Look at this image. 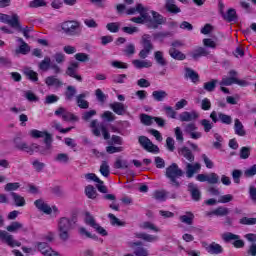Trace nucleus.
<instances>
[{
  "instance_id": "f257e3e1",
  "label": "nucleus",
  "mask_w": 256,
  "mask_h": 256,
  "mask_svg": "<svg viewBox=\"0 0 256 256\" xmlns=\"http://www.w3.org/2000/svg\"><path fill=\"white\" fill-rule=\"evenodd\" d=\"M144 15L145 17H143V15L133 17L130 21L139 25L146 24L148 29H159V25H165L167 23V18L154 10L151 11V18V16H149V8L144 11Z\"/></svg>"
},
{
  "instance_id": "f03ea898",
  "label": "nucleus",
  "mask_w": 256,
  "mask_h": 256,
  "mask_svg": "<svg viewBox=\"0 0 256 256\" xmlns=\"http://www.w3.org/2000/svg\"><path fill=\"white\" fill-rule=\"evenodd\" d=\"M74 223H77L76 217H73L72 219L62 217L58 220L57 230L60 241L66 243V241L71 239V230L73 229Z\"/></svg>"
},
{
  "instance_id": "7ed1b4c3",
  "label": "nucleus",
  "mask_w": 256,
  "mask_h": 256,
  "mask_svg": "<svg viewBox=\"0 0 256 256\" xmlns=\"http://www.w3.org/2000/svg\"><path fill=\"white\" fill-rule=\"evenodd\" d=\"M183 175H185V172H183V170L179 168V165H177V163H172L165 170L166 179H169L170 185H172V187H175L176 189H179V187H181V183L177 179H180V177H183Z\"/></svg>"
},
{
  "instance_id": "20e7f679",
  "label": "nucleus",
  "mask_w": 256,
  "mask_h": 256,
  "mask_svg": "<svg viewBox=\"0 0 256 256\" xmlns=\"http://www.w3.org/2000/svg\"><path fill=\"white\" fill-rule=\"evenodd\" d=\"M31 137L33 139H41L44 137V143L46 147L42 150H40L41 155H50L51 154V147L53 143V136L48 133L47 131H39L37 129L30 131Z\"/></svg>"
},
{
  "instance_id": "39448f33",
  "label": "nucleus",
  "mask_w": 256,
  "mask_h": 256,
  "mask_svg": "<svg viewBox=\"0 0 256 256\" xmlns=\"http://www.w3.org/2000/svg\"><path fill=\"white\" fill-rule=\"evenodd\" d=\"M61 29L69 37H79L81 35V23L79 21H65L62 23Z\"/></svg>"
},
{
  "instance_id": "423d86ee",
  "label": "nucleus",
  "mask_w": 256,
  "mask_h": 256,
  "mask_svg": "<svg viewBox=\"0 0 256 256\" xmlns=\"http://www.w3.org/2000/svg\"><path fill=\"white\" fill-rule=\"evenodd\" d=\"M90 127L95 137H101V131H102V135L106 141L108 139H111V134H109V131L107 130V126H105V123L99 124L98 120H92L90 123Z\"/></svg>"
},
{
  "instance_id": "0eeeda50",
  "label": "nucleus",
  "mask_w": 256,
  "mask_h": 256,
  "mask_svg": "<svg viewBox=\"0 0 256 256\" xmlns=\"http://www.w3.org/2000/svg\"><path fill=\"white\" fill-rule=\"evenodd\" d=\"M142 47L143 49L139 52L138 57H140V59H147V57L151 55V51L155 49L153 42H151V35L144 34L142 36Z\"/></svg>"
},
{
  "instance_id": "6e6552de",
  "label": "nucleus",
  "mask_w": 256,
  "mask_h": 256,
  "mask_svg": "<svg viewBox=\"0 0 256 256\" xmlns=\"http://www.w3.org/2000/svg\"><path fill=\"white\" fill-rule=\"evenodd\" d=\"M222 239H223V241H225V243H229L230 241H234L232 243V245H234V247L236 249H243V247H245V241L240 240L241 237L237 234L227 232V233H224L222 235Z\"/></svg>"
},
{
  "instance_id": "1a4fd4ad",
  "label": "nucleus",
  "mask_w": 256,
  "mask_h": 256,
  "mask_svg": "<svg viewBox=\"0 0 256 256\" xmlns=\"http://www.w3.org/2000/svg\"><path fill=\"white\" fill-rule=\"evenodd\" d=\"M182 127H184V133L186 135H189L191 139H201L203 137V133L197 131V124L191 122L187 124H182Z\"/></svg>"
},
{
  "instance_id": "9d476101",
  "label": "nucleus",
  "mask_w": 256,
  "mask_h": 256,
  "mask_svg": "<svg viewBox=\"0 0 256 256\" xmlns=\"http://www.w3.org/2000/svg\"><path fill=\"white\" fill-rule=\"evenodd\" d=\"M86 225H89L93 229H95L96 232L99 233V235H102V237H107L108 233L105 228L101 227L96 221L95 218L88 212L86 213V219H85Z\"/></svg>"
},
{
  "instance_id": "9b49d317",
  "label": "nucleus",
  "mask_w": 256,
  "mask_h": 256,
  "mask_svg": "<svg viewBox=\"0 0 256 256\" xmlns=\"http://www.w3.org/2000/svg\"><path fill=\"white\" fill-rule=\"evenodd\" d=\"M138 142L145 149V151H148L149 153H159V147L146 136H139Z\"/></svg>"
},
{
  "instance_id": "f8f14e48",
  "label": "nucleus",
  "mask_w": 256,
  "mask_h": 256,
  "mask_svg": "<svg viewBox=\"0 0 256 256\" xmlns=\"http://www.w3.org/2000/svg\"><path fill=\"white\" fill-rule=\"evenodd\" d=\"M210 119H212V123H217L218 121H221L224 125H231L233 123V118L223 112H219L217 117V112L212 111L210 113Z\"/></svg>"
},
{
  "instance_id": "ddd939ff",
  "label": "nucleus",
  "mask_w": 256,
  "mask_h": 256,
  "mask_svg": "<svg viewBox=\"0 0 256 256\" xmlns=\"http://www.w3.org/2000/svg\"><path fill=\"white\" fill-rule=\"evenodd\" d=\"M36 248L44 256H61L59 252L54 251L47 242H36Z\"/></svg>"
},
{
  "instance_id": "4468645a",
  "label": "nucleus",
  "mask_w": 256,
  "mask_h": 256,
  "mask_svg": "<svg viewBox=\"0 0 256 256\" xmlns=\"http://www.w3.org/2000/svg\"><path fill=\"white\" fill-rule=\"evenodd\" d=\"M0 241L7 243L9 247H21V242L15 240L13 235L9 234L5 230H0Z\"/></svg>"
},
{
  "instance_id": "2eb2a0df",
  "label": "nucleus",
  "mask_w": 256,
  "mask_h": 256,
  "mask_svg": "<svg viewBox=\"0 0 256 256\" xmlns=\"http://www.w3.org/2000/svg\"><path fill=\"white\" fill-rule=\"evenodd\" d=\"M0 21L1 23H7V25H10V27L14 29V27L19 25V15L13 14L12 16H9L7 14L0 13Z\"/></svg>"
},
{
  "instance_id": "dca6fc26",
  "label": "nucleus",
  "mask_w": 256,
  "mask_h": 256,
  "mask_svg": "<svg viewBox=\"0 0 256 256\" xmlns=\"http://www.w3.org/2000/svg\"><path fill=\"white\" fill-rule=\"evenodd\" d=\"M77 69H79V62H71L66 70V75L73 77V79H76V81L81 83V81H83V77L77 74Z\"/></svg>"
},
{
  "instance_id": "f3484780",
  "label": "nucleus",
  "mask_w": 256,
  "mask_h": 256,
  "mask_svg": "<svg viewBox=\"0 0 256 256\" xmlns=\"http://www.w3.org/2000/svg\"><path fill=\"white\" fill-rule=\"evenodd\" d=\"M196 119H199V113L195 110L190 112L185 111L179 115V120L182 123H191V121H196Z\"/></svg>"
},
{
  "instance_id": "a211bd4d",
  "label": "nucleus",
  "mask_w": 256,
  "mask_h": 256,
  "mask_svg": "<svg viewBox=\"0 0 256 256\" xmlns=\"http://www.w3.org/2000/svg\"><path fill=\"white\" fill-rule=\"evenodd\" d=\"M191 163L192 162L184 161V164L186 165V177H188V179H191V177H193V175H195L197 171L201 170V164L199 163L191 164Z\"/></svg>"
},
{
  "instance_id": "6ab92c4d",
  "label": "nucleus",
  "mask_w": 256,
  "mask_h": 256,
  "mask_svg": "<svg viewBox=\"0 0 256 256\" xmlns=\"http://www.w3.org/2000/svg\"><path fill=\"white\" fill-rule=\"evenodd\" d=\"M35 207L42 211V213H45V215H51L53 213V209H51V206L49 204L45 203V200L38 199L34 202Z\"/></svg>"
},
{
  "instance_id": "aec40b11",
  "label": "nucleus",
  "mask_w": 256,
  "mask_h": 256,
  "mask_svg": "<svg viewBox=\"0 0 256 256\" xmlns=\"http://www.w3.org/2000/svg\"><path fill=\"white\" fill-rule=\"evenodd\" d=\"M109 107L116 115H125L127 113V106L121 102L111 103Z\"/></svg>"
},
{
  "instance_id": "412c9836",
  "label": "nucleus",
  "mask_w": 256,
  "mask_h": 256,
  "mask_svg": "<svg viewBox=\"0 0 256 256\" xmlns=\"http://www.w3.org/2000/svg\"><path fill=\"white\" fill-rule=\"evenodd\" d=\"M164 9L172 15H177L181 12V8L175 5V0H165Z\"/></svg>"
},
{
  "instance_id": "4be33fe9",
  "label": "nucleus",
  "mask_w": 256,
  "mask_h": 256,
  "mask_svg": "<svg viewBox=\"0 0 256 256\" xmlns=\"http://www.w3.org/2000/svg\"><path fill=\"white\" fill-rule=\"evenodd\" d=\"M188 191L193 199V201H201V190L194 183L188 184Z\"/></svg>"
},
{
  "instance_id": "5701e85b",
  "label": "nucleus",
  "mask_w": 256,
  "mask_h": 256,
  "mask_svg": "<svg viewBox=\"0 0 256 256\" xmlns=\"http://www.w3.org/2000/svg\"><path fill=\"white\" fill-rule=\"evenodd\" d=\"M13 145L15 147V149H17L18 151H27V149H29V144H27V142L23 141V138H21V136H16L13 139Z\"/></svg>"
},
{
  "instance_id": "b1692460",
  "label": "nucleus",
  "mask_w": 256,
  "mask_h": 256,
  "mask_svg": "<svg viewBox=\"0 0 256 256\" xmlns=\"http://www.w3.org/2000/svg\"><path fill=\"white\" fill-rule=\"evenodd\" d=\"M211 52L207 50L205 47H198L193 52L190 53L192 59L197 61V59H200V57H207L210 55Z\"/></svg>"
},
{
  "instance_id": "393cba45",
  "label": "nucleus",
  "mask_w": 256,
  "mask_h": 256,
  "mask_svg": "<svg viewBox=\"0 0 256 256\" xmlns=\"http://www.w3.org/2000/svg\"><path fill=\"white\" fill-rule=\"evenodd\" d=\"M221 15H222L223 19L225 21H227L228 23L237 22V11H235V9H233V8L228 9L226 14L224 11H222Z\"/></svg>"
},
{
  "instance_id": "a878e982",
  "label": "nucleus",
  "mask_w": 256,
  "mask_h": 256,
  "mask_svg": "<svg viewBox=\"0 0 256 256\" xmlns=\"http://www.w3.org/2000/svg\"><path fill=\"white\" fill-rule=\"evenodd\" d=\"M45 84L47 87H56L59 89V87H63V81L59 80L57 76H48L45 78Z\"/></svg>"
},
{
  "instance_id": "bb28decb",
  "label": "nucleus",
  "mask_w": 256,
  "mask_h": 256,
  "mask_svg": "<svg viewBox=\"0 0 256 256\" xmlns=\"http://www.w3.org/2000/svg\"><path fill=\"white\" fill-rule=\"evenodd\" d=\"M178 153L182 155V157H185L189 163H193V161H195V155L187 146L180 148Z\"/></svg>"
},
{
  "instance_id": "cd10ccee",
  "label": "nucleus",
  "mask_w": 256,
  "mask_h": 256,
  "mask_svg": "<svg viewBox=\"0 0 256 256\" xmlns=\"http://www.w3.org/2000/svg\"><path fill=\"white\" fill-rule=\"evenodd\" d=\"M148 8L143 6V4L138 3L136 4L135 7L129 8L126 13L127 15H135V13H139V15H142L143 17H145V13L144 11L147 10Z\"/></svg>"
},
{
  "instance_id": "c85d7f7f",
  "label": "nucleus",
  "mask_w": 256,
  "mask_h": 256,
  "mask_svg": "<svg viewBox=\"0 0 256 256\" xmlns=\"http://www.w3.org/2000/svg\"><path fill=\"white\" fill-rule=\"evenodd\" d=\"M132 65H134L136 69H149V67H153V63L151 61L140 59L133 60Z\"/></svg>"
},
{
  "instance_id": "c756f323",
  "label": "nucleus",
  "mask_w": 256,
  "mask_h": 256,
  "mask_svg": "<svg viewBox=\"0 0 256 256\" xmlns=\"http://www.w3.org/2000/svg\"><path fill=\"white\" fill-rule=\"evenodd\" d=\"M170 57L172 59H175L176 61H185L187 59V56L183 54V52L175 49V48H170L168 51Z\"/></svg>"
},
{
  "instance_id": "7c9ffc66",
  "label": "nucleus",
  "mask_w": 256,
  "mask_h": 256,
  "mask_svg": "<svg viewBox=\"0 0 256 256\" xmlns=\"http://www.w3.org/2000/svg\"><path fill=\"white\" fill-rule=\"evenodd\" d=\"M135 237L137 239H142L143 241H147V243H154V241L159 240L158 236H153L151 234H147L143 232L135 233Z\"/></svg>"
},
{
  "instance_id": "2f4dec72",
  "label": "nucleus",
  "mask_w": 256,
  "mask_h": 256,
  "mask_svg": "<svg viewBox=\"0 0 256 256\" xmlns=\"http://www.w3.org/2000/svg\"><path fill=\"white\" fill-rule=\"evenodd\" d=\"M17 41L21 45L16 50V52L20 53L21 55H27L31 52V47L29 46V44H27V42L23 41V38H18Z\"/></svg>"
},
{
  "instance_id": "473e14b6",
  "label": "nucleus",
  "mask_w": 256,
  "mask_h": 256,
  "mask_svg": "<svg viewBox=\"0 0 256 256\" xmlns=\"http://www.w3.org/2000/svg\"><path fill=\"white\" fill-rule=\"evenodd\" d=\"M234 131L236 135H239V137H245L247 135L243 123H241L237 118L234 120Z\"/></svg>"
},
{
  "instance_id": "72a5a7b5",
  "label": "nucleus",
  "mask_w": 256,
  "mask_h": 256,
  "mask_svg": "<svg viewBox=\"0 0 256 256\" xmlns=\"http://www.w3.org/2000/svg\"><path fill=\"white\" fill-rule=\"evenodd\" d=\"M12 200L14 201V205L16 207H25L26 202H25V197L19 195L18 193L11 192L10 193Z\"/></svg>"
},
{
  "instance_id": "f704fd0d",
  "label": "nucleus",
  "mask_w": 256,
  "mask_h": 256,
  "mask_svg": "<svg viewBox=\"0 0 256 256\" xmlns=\"http://www.w3.org/2000/svg\"><path fill=\"white\" fill-rule=\"evenodd\" d=\"M85 97H87L85 93L76 96V102L80 109H89V102L85 100Z\"/></svg>"
},
{
  "instance_id": "c9c22d12",
  "label": "nucleus",
  "mask_w": 256,
  "mask_h": 256,
  "mask_svg": "<svg viewBox=\"0 0 256 256\" xmlns=\"http://www.w3.org/2000/svg\"><path fill=\"white\" fill-rule=\"evenodd\" d=\"M152 97L154 101L161 102V101H165V99L169 97V94L164 90H155L152 92Z\"/></svg>"
},
{
  "instance_id": "e433bc0d",
  "label": "nucleus",
  "mask_w": 256,
  "mask_h": 256,
  "mask_svg": "<svg viewBox=\"0 0 256 256\" xmlns=\"http://www.w3.org/2000/svg\"><path fill=\"white\" fill-rule=\"evenodd\" d=\"M114 169H129V161L123 159L122 156L117 157L114 162Z\"/></svg>"
},
{
  "instance_id": "4c0bfd02",
  "label": "nucleus",
  "mask_w": 256,
  "mask_h": 256,
  "mask_svg": "<svg viewBox=\"0 0 256 256\" xmlns=\"http://www.w3.org/2000/svg\"><path fill=\"white\" fill-rule=\"evenodd\" d=\"M185 77L191 79L192 83H199V74L191 68H185Z\"/></svg>"
},
{
  "instance_id": "58836bf2",
  "label": "nucleus",
  "mask_w": 256,
  "mask_h": 256,
  "mask_svg": "<svg viewBox=\"0 0 256 256\" xmlns=\"http://www.w3.org/2000/svg\"><path fill=\"white\" fill-rule=\"evenodd\" d=\"M210 255H221L223 253V246L217 244L216 242L210 243V250L208 251Z\"/></svg>"
},
{
  "instance_id": "ea45409f",
  "label": "nucleus",
  "mask_w": 256,
  "mask_h": 256,
  "mask_svg": "<svg viewBox=\"0 0 256 256\" xmlns=\"http://www.w3.org/2000/svg\"><path fill=\"white\" fill-rule=\"evenodd\" d=\"M217 83H219L217 79H212L208 82H205L203 85L204 91H207L208 93H213V91H215V88L217 87Z\"/></svg>"
},
{
  "instance_id": "a19ab883",
  "label": "nucleus",
  "mask_w": 256,
  "mask_h": 256,
  "mask_svg": "<svg viewBox=\"0 0 256 256\" xmlns=\"http://www.w3.org/2000/svg\"><path fill=\"white\" fill-rule=\"evenodd\" d=\"M64 95L66 101H73V97L77 95V88H75V86H67Z\"/></svg>"
},
{
  "instance_id": "79ce46f5",
  "label": "nucleus",
  "mask_w": 256,
  "mask_h": 256,
  "mask_svg": "<svg viewBox=\"0 0 256 256\" xmlns=\"http://www.w3.org/2000/svg\"><path fill=\"white\" fill-rule=\"evenodd\" d=\"M154 59L158 65L161 67L167 66V60L165 57H163V52L162 51H156L154 52Z\"/></svg>"
},
{
  "instance_id": "37998d69",
  "label": "nucleus",
  "mask_w": 256,
  "mask_h": 256,
  "mask_svg": "<svg viewBox=\"0 0 256 256\" xmlns=\"http://www.w3.org/2000/svg\"><path fill=\"white\" fill-rule=\"evenodd\" d=\"M193 219H195V215L191 212H186L185 215L179 217L181 223H185L186 225H193Z\"/></svg>"
},
{
  "instance_id": "c03bdc74",
  "label": "nucleus",
  "mask_w": 256,
  "mask_h": 256,
  "mask_svg": "<svg viewBox=\"0 0 256 256\" xmlns=\"http://www.w3.org/2000/svg\"><path fill=\"white\" fill-rule=\"evenodd\" d=\"M85 195L88 199H97V190L93 185H88L85 188Z\"/></svg>"
},
{
  "instance_id": "a18cd8bd",
  "label": "nucleus",
  "mask_w": 256,
  "mask_h": 256,
  "mask_svg": "<svg viewBox=\"0 0 256 256\" xmlns=\"http://www.w3.org/2000/svg\"><path fill=\"white\" fill-rule=\"evenodd\" d=\"M54 161H56V163H63L64 165H67L70 161L69 154L59 153L54 157Z\"/></svg>"
},
{
  "instance_id": "49530a36",
  "label": "nucleus",
  "mask_w": 256,
  "mask_h": 256,
  "mask_svg": "<svg viewBox=\"0 0 256 256\" xmlns=\"http://www.w3.org/2000/svg\"><path fill=\"white\" fill-rule=\"evenodd\" d=\"M231 211L227 207L220 206L216 209H214V215L216 217H227Z\"/></svg>"
},
{
  "instance_id": "de8ad7c7",
  "label": "nucleus",
  "mask_w": 256,
  "mask_h": 256,
  "mask_svg": "<svg viewBox=\"0 0 256 256\" xmlns=\"http://www.w3.org/2000/svg\"><path fill=\"white\" fill-rule=\"evenodd\" d=\"M30 9H39V7H47V2L45 0H31L28 3Z\"/></svg>"
},
{
  "instance_id": "09e8293b",
  "label": "nucleus",
  "mask_w": 256,
  "mask_h": 256,
  "mask_svg": "<svg viewBox=\"0 0 256 256\" xmlns=\"http://www.w3.org/2000/svg\"><path fill=\"white\" fill-rule=\"evenodd\" d=\"M51 68V58L45 57L40 63H39V69L41 71H49Z\"/></svg>"
},
{
  "instance_id": "8fccbe9b",
  "label": "nucleus",
  "mask_w": 256,
  "mask_h": 256,
  "mask_svg": "<svg viewBox=\"0 0 256 256\" xmlns=\"http://www.w3.org/2000/svg\"><path fill=\"white\" fill-rule=\"evenodd\" d=\"M155 117L153 116H149L147 114H141L140 115V121L143 125H146V126H151L153 125V121H154Z\"/></svg>"
},
{
  "instance_id": "3c124183",
  "label": "nucleus",
  "mask_w": 256,
  "mask_h": 256,
  "mask_svg": "<svg viewBox=\"0 0 256 256\" xmlns=\"http://www.w3.org/2000/svg\"><path fill=\"white\" fill-rule=\"evenodd\" d=\"M14 29H18V31H20V33H23L24 37L26 39H29L31 36H29V33H31V31H33V28H29V27H21V23H19V19H18V25L16 27H14Z\"/></svg>"
},
{
  "instance_id": "603ef678",
  "label": "nucleus",
  "mask_w": 256,
  "mask_h": 256,
  "mask_svg": "<svg viewBox=\"0 0 256 256\" xmlns=\"http://www.w3.org/2000/svg\"><path fill=\"white\" fill-rule=\"evenodd\" d=\"M24 75H26V77H28V79H30V81H33L34 83L39 81V74L31 69H26L24 71Z\"/></svg>"
},
{
  "instance_id": "864d4df0",
  "label": "nucleus",
  "mask_w": 256,
  "mask_h": 256,
  "mask_svg": "<svg viewBox=\"0 0 256 256\" xmlns=\"http://www.w3.org/2000/svg\"><path fill=\"white\" fill-rule=\"evenodd\" d=\"M213 123L210 120L207 119H202L200 120V125L201 127H203V130L205 133H209V131H211V129H213Z\"/></svg>"
},
{
  "instance_id": "5fc2aeb1",
  "label": "nucleus",
  "mask_w": 256,
  "mask_h": 256,
  "mask_svg": "<svg viewBox=\"0 0 256 256\" xmlns=\"http://www.w3.org/2000/svg\"><path fill=\"white\" fill-rule=\"evenodd\" d=\"M19 187H21V184H19L18 182H14V183L10 182L4 186V191H6L7 193H13V191H17Z\"/></svg>"
},
{
  "instance_id": "6e6d98bb",
  "label": "nucleus",
  "mask_w": 256,
  "mask_h": 256,
  "mask_svg": "<svg viewBox=\"0 0 256 256\" xmlns=\"http://www.w3.org/2000/svg\"><path fill=\"white\" fill-rule=\"evenodd\" d=\"M152 197L153 199H156V201H165V199H167V192H165L164 190H156L154 191Z\"/></svg>"
},
{
  "instance_id": "4d7b16f0",
  "label": "nucleus",
  "mask_w": 256,
  "mask_h": 256,
  "mask_svg": "<svg viewBox=\"0 0 256 256\" xmlns=\"http://www.w3.org/2000/svg\"><path fill=\"white\" fill-rule=\"evenodd\" d=\"M123 53L126 55V57H132V55H135V44H127L123 50Z\"/></svg>"
},
{
  "instance_id": "13d9d810",
  "label": "nucleus",
  "mask_w": 256,
  "mask_h": 256,
  "mask_svg": "<svg viewBox=\"0 0 256 256\" xmlns=\"http://www.w3.org/2000/svg\"><path fill=\"white\" fill-rule=\"evenodd\" d=\"M207 183L210 185H217V183H219V175H217L215 172L208 174Z\"/></svg>"
},
{
  "instance_id": "bf43d9fd",
  "label": "nucleus",
  "mask_w": 256,
  "mask_h": 256,
  "mask_svg": "<svg viewBox=\"0 0 256 256\" xmlns=\"http://www.w3.org/2000/svg\"><path fill=\"white\" fill-rule=\"evenodd\" d=\"M19 229H23V224L20 222H12L11 225L6 227V230L10 233H14V231H19Z\"/></svg>"
},
{
  "instance_id": "052dcab7",
  "label": "nucleus",
  "mask_w": 256,
  "mask_h": 256,
  "mask_svg": "<svg viewBox=\"0 0 256 256\" xmlns=\"http://www.w3.org/2000/svg\"><path fill=\"white\" fill-rule=\"evenodd\" d=\"M63 121H79V117L75 116V114L71 112H64L62 115Z\"/></svg>"
},
{
  "instance_id": "680f3d73",
  "label": "nucleus",
  "mask_w": 256,
  "mask_h": 256,
  "mask_svg": "<svg viewBox=\"0 0 256 256\" xmlns=\"http://www.w3.org/2000/svg\"><path fill=\"white\" fill-rule=\"evenodd\" d=\"M240 159H249L251 156V148L250 147H242L240 149Z\"/></svg>"
},
{
  "instance_id": "e2e57ef3",
  "label": "nucleus",
  "mask_w": 256,
  "mask_h": 256,
  "mask_svg": "<svg viewBox=\"0 0 256 256\" xmlns=\"http://www.w3.org/2000/svg\"><path fill=\"white\" fill-rule=\"evenodd\" d=\"M141 228L142 229H149L150 231H154L155 233H159V228L151 222H143L141 224Z\"/></svg>"
},
{
  "instance_id": "0e129e2a",
  "label": "nucleus",
  "mask_w": 256,
  "mask_h": 256,
  "mask_svg": "<svg viewBox=\"0 0 256 256\" xmlns=\"http://www.w3.org/2000/svg\"><path fill=\"white\" fill-rule=\"evenodd\" d=\"M255 175H256V164L252 165L251 167H249L244 171V177H246L247 179L251 177H255Z\"/></svg>"
},
{
  "instance_id": "69168bd1",
  "label": "nucleus",
  "mask_w": 256,
  "mask_h": 256,
  "mask_svg": "<svg viewBox=\"0 0 256 256\" xmlns=\"http://www.w3.org/2000/svg\"><path fill=\"white\" fill-rule=\"evenodd\" d=\"M100 173L103 175V177H109V164H107V161H103L100 166Z\"/></svg>"
},
{
  "instance_id": "338daca9",
  "label": "nucleus",
  "mask_w": 256,
  "mask_h": 256,
  "mask_svg": "<svg viewBox=\"0 0 256 256\" xmlns=\"http://www.w3.org/2000/svg\"><path fill=\"white\" fill-rule=\"evenodd\" d=\"M239 223L241 225H256V218L243 217Z\"/></svg>"
},
{
  "instance_id": "774afa93",
  "label": "nucleus",
  "mask_w": 256,
  "mask_h": 256,
  "mask_svg": "<svg viewBox=\"0 0 256 256\" xmlns=\"http://www.w3.org/2000/svg\"><path fill=\"white\" fill-rule=\"evenodd\" d=\"M248 193H249V197H250L252 203L256 204V187L253 185L250 186Z\"/></svg>"
}]
</instances>
